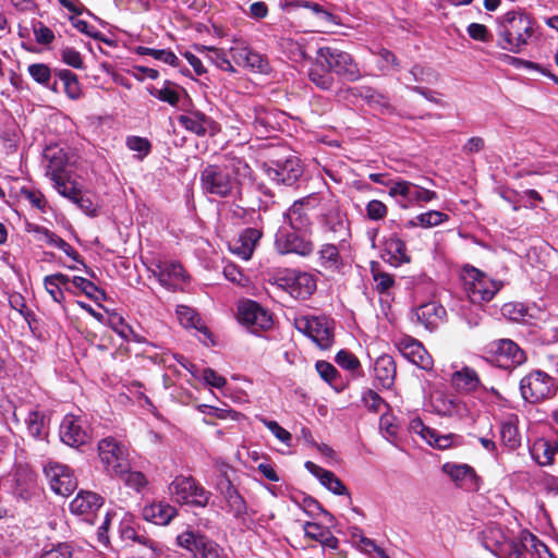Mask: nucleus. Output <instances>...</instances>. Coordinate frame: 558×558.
Here are the masks:
<instances>
[{
    "label": "nucleus",
    "instance_id": "1",
    "mask_svg": "<svg viewBox=\"0 0 558 558\" xmlns=\"http://www.w3.org/2000/svg\"><path fill=\"white\" fill-rule=\"evenodd\" d=\"M248 169L240 158H231L227 162L208 163L199 172L202 192L213 198L230 197L239 190L238 174Z\"/></svg>",
    "mask_w": 558,
    "mask_h": 558
},
{
    "label": "nucleus",
    "instance_id": "2",
    "mask_svg": "<svg viewBox=\"0 0 558 558\" xmlns=\"http://www.w3.org/2000/svg\"><path fill=\"white\" fill-rule=\"evenodd\" d=\"M497 46L502 50L520 53L534 34L533 19L523 12L509 11L496 20Z\"/></svg>",
    "mask_w": 558,
    "mask_h": 558
},
{
    "label": "nucleus",
    "instance_id": "3",
    "mask_svg": "<svg viewBox=\"0 0 558 558\" xmlns=\"http://www.w3.org/2000/svg\"><path fill=\"white\" fill-rule=\"evenodd\" d=\"M461 280L472 303L489 302L502 287L500 281L490 279L473 266H465L462 269Z\"/></svg>",
    "mask_w": 558,
    "mask_h": 558
},
{
    "label": "nucleus",
    "instance_id": "4",
    "mask_svg": "<svg viewBox=\"0 0 558 558\" xmlns=\"http://www.w3.org/2000/svg\"><path fill=\"white\" fill-rule=\"evenodd\" d=\"M318 64L329 69L331 73L355 82L362 77L361 70L352 56L345 51L332 47H320L316 52Z\"/></svg>",
    "mask_w": 558,
    "mask_h": 558
},
{
    "label": "nucleus",
    "instance_id": "5",
    "mask_svg": "<svg viewBox=\"0 0 558 558\" xmlns=\"http://www.w3.org/2000/svg\"><path fill=\"white\" fill-rule=\"evenodd\" d=\"M557 392V384L547 373L534 369L520 380V393L524 401L538 403L551 399Z\"/></svg>",
    "mask_w": 558,
    "mask_h": 558
},
{
    "label": "nucleus",
    "instance_id": "6",
    "mask_svg": "<svg viewBox=\"0 0 558 558\" xmlns=\"http://www.w3.org/2000/svg\"><path fill=\"white\" fill-rule=\"evenodd\" d=\"M169 493L179 504L206 507L210 492L206 490L192 476H177L169 485Z\"/></svg>",
    "mask_w": 558,
    "mask_h": 558
},
{
    "label": "nucleus",
    "instance_id": "7",
    "mask_svg": "<svg viewBox=\"0 0 558 558\" xmlns=\"http://www.w3.org/2000/svg\"><path fill=\"white\" fill-rule=\"evenodd\" d=\"M98 456L112 477L123 474V470L131 464L129 449L113 437H106L98 442Z\"/></svg>",
    "mask_w": 558,
    "mask_h": 558
},
{
    "label": "nucleus",
    "instance_id": "8",
    "mask_svg": "<svg viewBox=\"0 0 558 558\" xmlns=\"http://www.w3.org/2000/svg\"><path fill=\"white\" fill-rule=\"evenodd\" d=\"M276 284L291 296L305 300L316 290V280L308 272L296 269H283L275 278Z\"/></svg>",
    "mask_w": 558,
    "mask_h": 558
},
{
    "label": "nucleus",
    "instance_id": "9",
    "mask_svg": "<svg viewBox=\"0 0 558 558\" xmlns=\"http://www.w3.org/2000/svg\"><path fill=\"white\" fill-rule=\"evenodd\" d=\"M504 558H555L535 535L523 531L515 539L505 544Z\"/></svg>",
    "mask_w": 558,
    "mask_h": 558
},
{
    "label": "nucleus",
    "instance_id": "10",
    "mask_svg": "<svg viewBox=\"0 0 558 558\" xmlns=\"http://www.w3.org/2000/svg\"><path fill=\"white\" fill-rule=\"evenodd\" d=\"M295 328L310 337L322 350L331 348L333 343L332 327L325 317H299L294 320Z\"/></svg>",
    "mask_w": 558,
    "mask_h": 558
},
{
    "label": "nucleus",
    "instance_id": "11",
    "mask_svg": "<svg viewBox=\"0 0 558 558\" xmlns=\"http://www.w3.org/2000/svg\"><path fill=\"white\" fill-rule=\"evenodd\" d=\"M388 194L395 198L400 197V203L404 208L429 203L437 198L436 192L401 179L391 183Z\"/></svg>",
    "mask_w": 558,
    "mask_h": 558
},
{
    "label": "nucleus",
    "instance_id": "12",
    "mask_svg": "<svg viewBox=\"0 0 558 558\" xmlns=\"http://www.w3.org/2000/svg\"><path fill=\"white\" fill-rule=\"evenodd\" d=\"M238 317L240 323L246 326L253 333L268 330L272 326V317L269 312L252 300L240 302Z\"/></svg>",
    "mask_w": 558,
    "mask_h": 558
},
{
    "label": "nucleus",
    "instance_id": "13",
    "mask_svg": "<svg viewBox=\"0 0 558 558\" xmlns=\"http://www.w3.org/2000/svg\"><path fill=\"white\" fill-rule=\"evenodd\" d=\"M287 227H281L276 233L275 246L279 254H298L308 256L314 251V244L311 240Z\"/></svg>",
    "mask_w": 558,
    "mask_h": 558
},
{
    "label": "nucleus",
    "instance_id": "14",
    "mask_svg": "<svg viewBox=\"0 0 558 558\" xmlns=\"http://www.w3.org/2000/svg\"><path fill=\"white\" fill-rule=\"evenodd\" d=\"M324 227L333 234V240L341 246H348L351 236L347 215L340 209L338 202L330 201L320 218Z\"/></svg>",
    "mask_w": 558,
    "mask_h": 558
},
{
    "label": "nucleus",
    "instance_id": "15",
    "mask_svg": "<svg viewBox=\"0 0 558 558\" xmlns=\"http://www.w3.org/2000/svg\"><path fill=\"white\" fill-rule=\"evenodd\" d=\"M44 472L56 494L69 496L76 489V478L66 465L50 462L44 468Z\"/></svg>",
    "mask_w": 558,
    "mask_h": 558
},
{
    "label": "nucleus",
    "instance_id": "16",
    "mask_svg": "<svg viewBox=\"0 0 558 558\" xmlns=\"http://www.w3.org/2000/svg\"><path fill=\"white\" fill-rule=\"evenodd\" d=\"M154 275L159 283L170 291L183 290V286L187 280V275L182 265L175 262H159L156 265Z\"/></svg>",
    "mask_w": 558,
    "mask_h": 558
},
{
    "label": "nucleus",
    "instance_id": "17",
    "mask_svg": "<svg viewBox=\"0 0 558 558\" xmlns=\"http://www.w3.org/2000/svg\"><path fill=\"white\" fill-rule=\"evenodd\" d=\"M396 345L402 356L411 363L424 371L432 369L433 359L420 341L412 337H402Z\"/></svg>",
    "mask_w": 558,
    "mask_h": 558
},
{
    "label": "nucleus",
    "instance_id": "18",
    "mask_svg": "<svg viewBox=\"0 0 558 558\" xmlns=\"http://www.w3.org/2000/svg\"><path fill=\"white\" fill-rule=\"evenodd\" d=\"M268 177L278 184L293 185L302 175L303 169L300 159L290 156L284 161H276L267 170Z\"/></svg>",
    "mask_w": 558,
    "mask_h": 558
},
{
    "label": "nucleus",
    "instance_id": "19",
    "mask_svg": "<svg viewBox=\"0 0 558 558\" xmlns=\"http://www.w3.org/2000/svg\"><path fill=\"white\" fill-rule=\"evenodd\" d=\"M216 488L223 497L228 511L236 519H242L247 512L246 502L226 474L221 475L216 484Z\"/></svg>",
    "mask_w": 558,
    "mask_h": 558
},
{
    "label": "nucleus",
    "instance_id": "20",
    "mask_svg": "<svg viewBox=\"0 0 558 558\" xmlns=\"http://www.w3.org/2000/svg\"><path fill=\"white\" fill-rule=\"evenodd\" d=\"M490 345L498 363L505 368L521 365L526 360L524 351L510 339H499Z\"/></svg>",
    "mask_w": 558,
    "mask_h": 558
},
{
    "label": "nucleus",
    "instance_id": "21",
    "mask_svg": "<svg viewBox=\"0 0 558 558\" xmlns=\"http://www.w3.org/2000/svg\"><path fill=\"white\" fill-rule=\"evenodd\" d=\"M229 51L232 60L239 66L248 68L259 72H263L266 68V62L263 57L253 51L243 40H233Z\"/></svg>",
    "mask_w": 558,
    "mask_h": 558
},
{
    "label": "nucleus",
    "instance_id": "22",
    "mask_svg": "<svg viewBox=\"0 0 558 558\" xmlns=\"http://www.w3.org/2000/svg\"><path fill=\"white\" fill-rule=\"evenodd\" d=\"M179 123L197 136L215 135L218 132L217 123L198 110L189 111L178 118Z\"/></svg>",
    "mask_w": 558,
    "mask_h": 558
},
{
    "label": "nucleus",
    "instance_id": "23",
    "mask_svg": "<svg viewBox=\"0 0 558 558\" xmlns=\"http://www.w3.org/2000/svg\"><path fill=\"white\" fill-rule=\"evenodd\" d=\"M61 440L70 447H80L89 440L84 422L74 415H66L60 426Z\"/></svg>",
    "mask_w": 558,
    "mask_h": 558
},
{
    "label": "nucleus",
    "instance_id": "24",
    "mask_svg": "<svg viewBox=\"0 0 558 558\" xmlns=\"http://www.w3.org/2000/svg\"><path fill=\"white\" fill-rule=\"evenodd\" d=\"M317 198L313 195L295 201L284 214L289 227L294 230H305L311 225L307 210L316 206Z\"/></svg>",
    "mask_w": 558,
    "mask_h": 558
},
{
    "label": "nucleus",
    "instance_id": "25",
    "mask_svg": "<svg viewBox=\"0 0 558 558\" xmlns=\"http://www.w3.org/2000/svg\"><path fill=\"white\" fill-rule=\"evenodd\" d=\"M119 534L126 543H137L155 549V542L141 530L133 514L124 512L119 523Z\"/></svg>",
    "mask_w": 558,
    "mask_h": 558
},
{
    "label": "nucleus",
    "instance_id": "26",
    "mask_svg": "<svg viewBox=\"0 0 558 558\" xmlns=\"http://www.w3.org/2000/svg\"><path fill=\"white\" fill-rule=\"evenodd\" d=\"M383 259L393 267L411 262V257L407 252L405 242L397 234H391L384 242Z\"/></svg>",
    "mask_w": 558,
    "mask_h": 558
},
{
    "label": "nucleus",
    "instance_id": "27",
    "mask_svg": "<svg viewBox=\"0 0 558 558\" xmlns=\"http://www.w3.org/2000/svg\"><path fill=\"white\" fill-rule=\"evenodd\" d=\"M442 471L446 473L458 486L471 490L477 486V476L473 468L468 464L445 463Z\"/></svg>",
    "mask_w": 558,
    "mask_h": 558
},
{
    "label": "nucleus",
    "instance_id": "28",
    "mask_svg": "<svg viewBox=\"0 0 558 558\" xmlns=\"http://www.w3.org/2000/svg\"><path fill=\"white\" fill-rule=\"evenodd\" d=\"M177 515V509L169 504L158 501L146 505L142 509V517L145 521L157 525H167Z\"/></svg>",
    "mask_w": 558,
    "mask_h": 558
},
{
    "label": "nucleus",
    "instance_id": "29",
    "mask_svg": "<svg viewBox=\"0 0 558 558\" xmlns=\"http://www.w3.org/2000/svg\"><path fill=\"white\" fill-rule=\"evenodd\" d=\"M262 238V231L255 228L245 229L239 239L230 246L233 254L244 260H248L256 247L257 242Z\"/></svg>",
    "mask_w": 558,
    "mask_h": 558
},
{
    "label": "nucleus",
    "instance_id": "30",
    "mask_svg": "<svg viewBox=\"0 0 558 558\" xmlns=\"http://www.w3.org/2000/svg\"><path fill=\"white\" fill-rule=\"evenodd\" d=\"M102 505V498L93 492L81 490L70 504V510L77 515H90Z\"/></svg>",
    "mask_w": 558,
    "mask_h": 558
},
{
    "label": "nucleus",
    "instance_id": "31",
    "mask_svg": "<svg viewBox=\"0 0 558 558\" xmlns=\"http://www.w3.org/2000/svg\"><path fill=\"white\" fill-rule=\"evenodd\" d=\"M347 247L348 246H341L339 242L337 244H323L318 251V259L320 266L331 272H339L343 267V259L340 255V252Z\"/></svg>",
    "mask_w": 558,
    "mask_h": 558
},
{
    "label": "nucleus",
    "instance_id": "32",
    "mask_svg": "<svg viewBox=\"0 0 558 558\" xmlns=\"http://www.w3.org/2000/svg\"><path fill=\"white\" fill-rule=\"evenodd\" d=\"M446 315L444 306L436 302H428L418 306L415 311L416 319L426 329H435Z\"/></svg>",
    "mask_w": 558,
    "mask_h": 558
},
{
    "label": "nucleus",
    "instance_id": "33",
    "mask_svg": "<svg viewBox=\"0 0 558 558\" xmlns=\"http://www.w3.org/2000/svg\"><path fill=\"white\" fill-rule=\"evenodd\" d=\"M433 405L435 411L442 416L463 418L469 414L466 403L454 397H437Z\"/></svg>",
    "mask_w": 558,
    "mask_h": 558
},
{
    "label": "nucleus",
    "instance_id": "34",
    "mask_svg": "<svg viewBox=\"0 0 558 558\" xmlns=\"http://www.w3.org/2000/svg\"><path fill=\"white\" fill-rule=\"evenodd\" d=\"M374 374L375 379L381 387L391 388L397 374L396 362L392 356L388 354L380 355L375 362Z\"/></svg>",
    "mask_w": 558,
    "mask_h": 558
},
{
    "label": "nucleus",
    "instance_id": "35",
    "mask_svg": "<svg viewBox=\"0 0 558 558\" xmlns=\"http://www.w3.org/2000/svg\"><path fill=\"white\" fill-rule=\"evenodd\" d=\"M451 383L458 391L465 393H477L478 388L482 387L477 373L468 366L454 372L451 376Z\"/></svg>",
    "mask_w": 558,
    "mask_h": 558
},
{
    "label": "nucleus",
    "instance_id": "36",
    "mask_svg": "<svg viewBox=\"0 0 558 558\" xmlns=\"http://www.w3.org/2000/svg\"><path fill=\"white\" fill-rule=\"evenodd\" d=\"M305 536L319 542L324 547L336 549L338 548V538L329 531L328 527L323 526L315 522H305L303 525Z\"/></svg>",
    "mask_w": 558,
    "mask_h": 558
},
{
    "label": "nucleus",
    "instance_id": "37",
    "mask_svg": "<svg viewBox=\"0 0 558 558\" xmlns=\"http://www.w3.org/2000/svg\"><path fill=\"white\" fill-rule=\"evenodd\" d=\"M532 458L539 465H549L558 452V445L544 438L535 440L530 449Z\"/></svg>",
    "mask_w": 558,
    "mask_h": 558
},
{
    "label": "nucleus",
    "instance_id": "38",
    "mask_svg": "<svg viewBox=\"0 0 558 558\" xmlns=\"http://www.w3.org/2000/svg\"><path fill=\"white\" fill-rule=\"evenodd\" d=\"M45 157L48 160L47 173L50 175L51 180L53 181L64 177L63 170L68 163L65 153L57 147L47 148Z\"/></svg>",
    "mask_w": 558,
    "mask_h": 558
},
{
    "label": "nucleus",
    "instance_id": "39",
    "mask_svg": "<svg viewBox=\"0 0 558 558\" xmlns=\"http://www.w3.org/2000/svg\"><path fill=\"white\" fill-rule=\"evenodd\" d=\"M310 81L315 84L316 87L328 90L335 84V77L329 69L323 64H318L315 59V63L311 66L308 71Z\"/></svg>",
    "mask_w": 558,
    "mask_h": 558
},
{
    "label": "nucleus",
    "instance_id": "40",
    "mask_svg": "<svg viewBox=\"0 0 558 558\" xmlns=\"http://www.w3.org/2000/svg\"><path fill=\"white\" fill-rule=\"evenodd\" d=\"M25 424L32 437L41 439L47 435L46 416L43 412L37 410L29 411L25 418Z\"/></svg>",
    "mask_w": 558,
    "mask_h": 558
},
{
    "label": "nucleus",
    "instance_id": "41",
    "mask_svg": "<svg viewBox=\"0 0 558 558\" xmlns=\"http://www.w3.org/2000/svg\"><path fill=\"white\" fill-rule=\"evenodd\" d=\"M175 313L180 324L185 328H195L199 331L207 332V328L201 324V318L195 310L186 305H178Z\"/></svg>",
    "mask_w": 558,
    "mask_h": 558
},
{
    "label": "nucleus",
    "instance_id": "42",
    "mask_svg": "<svg viewBox=\"0 0 558 558\" xmlns=\"http://www.w3.org/2000/svg\"><path fill=\"white\" fill-rule=\"evenodd\" d=\"M116 477L137 493H141L148 484L146 476L140 471H133L131 464L123 470V474H118Z\"/></svg>",
    "mask_w": 558,
    "mask_h": 558
},
{
    "label": "nucleus",
    "instance_id": "43",
    "mask_svg": "<svg viewBox=\"0 0 558 558\" xmlns=\"http://www.w3.org/2000/svg\"><path fill=\"white\" fill-rule=\"evenodd\" d=\"M57 76L62 82L65 94L71 99H77L81 97L82 89L76 74L70 70H60L57 72Z\"/></svg>",
    "mask_w": 558,
    "mask_h": 558
},
{
    "label": "nucleus",
    "instance_id": "44",
    "mask_svg": "<svg viewBox=\"0 0 558 558\" xmlns=\"http://www.w3.org/2000/svg\"><path fill=\"white\" fill-rule=\"evenodd\" d=\"M137 54L141 56H150L156 60H159L163 63L170 64L172 66L179 65V58L168 49H154L149 47L138 46L135 49Z\"/></svg>",
    "mask_w": 558,
    "mask_h": 558
},
{
    "label": "nucleus",
    "instance_id": "45",
    "mask_svg": "<svg viewBox=\"0 0 558 558\" xmlns=\"http://www.w3.org/2000/svg\"><path fill=\"white\" fill-rule=\"evenodd\" d=\"M500 439L504 446L510 450L517 449L521 444L518 427L512 422H504L500 426Z\"/></svg>",
    "mask_w": 558,
    "mask_h": 558
},
{
    "label": "nucleus",
    "instance_id": "46",
    "mask_svg": "<svg viewBox=\"0 0 558 558\" xmlns=\"http://www.w3.org/2000/svg\"><path fill=\"white\" fill-rule=\"evenodd\" d=\"M206 538L207 537L204 535L196 534L192 531H185L178 535L177 543L180 547L185 548L194 555H198L201 544H204Z\"/></svg>",
    "mask_w": 558,
    "mask_h": 558
},
{
    "label": "nucleus",
    "instance_id": "47",
    "mask_svg": "<svg viewBox=\"0 0 558 558\" xmlns=\"http://www.w3.org/2000/svg\"><path fill=\"white\" fill-rule=\"evenodd\" d=\"M203 49L207 51V59L217 68L229 73H235V69L223 49L215 47H203Z\"/></svg>",
    "mask_w": 558,
    "mask_h": 558
},
{
    "label": "nucleus",
    "instance_id": "48",
    "mask_svg": "<svg viewBox=\"0 0 558 558\" xmlns=\"http://www.w3.org/2000/svg\"><path fill=\"white\" fill-rule=\"evenodd\" d=\"M379 429L381 435L392 445L398 446L399 441V426L396 423V417L390 414H383L379 422Z\"/></svg>",
    "mask_w": 558,
    "mask_h": 558
},
{
    "label": "nucleus",
    "instance_id": "49",
    "mask_svg": "<svg viewBox=\"0 0 558 558\" xmlns=\"http://www.w3.org/2000/svg\"><path fill=\"white\" fill-rule=\"evenodd\" d=\"M372 276L376 283V290L380 293L387 292L395 283L391 275L379 269L378 263H372Z\"/></svg>",
    "mask_w": 558,
    "mask_h": 558
},
{
    "label": "nucleus",
    "instance_id": "50",
    "mask_svg": "<svg viewBox=\"0 0 558 558\" xmlns=\"http://www.w3.org/2000/svg\"><path fill=\"white\" fill-rule=\"evenodd\" d=\"M72 284L80 289L86 296L97 301L105 296L104 291L99 290L95 283L86 278L75 276L72 279Z\"/></svg>",
    "mask_w": 558,
    "mask_h": 558
},
{
    "label": "nucleus",
    "instance_id": "51",
    "mask_svg": "<svg viewBox=\"0 0 558 558\" xmlns=\"http://www.w3.org/2000/svg\"><path fill=\"white\" fill-rule=\"evenodd\" d=\"M172 85L173 84L171 82L166 81L162 88H153L149 93L161 101L168 102L171 106H177L180 100V94L172 88Z\"/></svg>",
    "mask_w": 558,
    "mask_h": 558
},
{
    "label": "nucleus",
    "instance_id": "52",
    "mask_svg": "<svg viewBox=\"0 0 558 558\" xmlns=\"http://www.w3.org/2000/svg\"><path fill=\"white\" fill-rule=\"evenodd\" d=\"M416 220H418L421 227L432 228L448 220V215L438 210H429L417 215Z\"/></svg>",
    "mask_w": 558,
    "mask_h": 558
},
{
    "label": "nucleus",
    "instance_id": "53",
    "mask_svg": "<svg viewBox=\"0 0 558 558\" xmlns=\"http://www.w3.org/2000/svg\"><path fill=\"white\" fill-rule=\"evenodd\" d=\"M28 74L32 78L45 86H49V81L51 78V71L47 64L44 63H33L28 65Z\"/></svg>",
    "mask_w": 558,
    "mask_h": 558
},
{
    "label": "nucleus",
    "instance_id": "54",
    "mask_svg": "<svg viewBox=\"0 0 558 558\" xmlns=\"http://www.w3.org/2000/svg\"><path fill=\"white\" fill-rule=\"evenodd\" d=\"M54 187L59 194L69 198L74 203L80 193L82 192L76 185L68 180L64 177L59 178L58 180H53Z\"/></svg>",
    "mask_w": 558,
    "mask_h": 558
},
{
    "label": "nucleus",
    "instance_id": "55",
    "mask_svg": "<svg viewBox=\"0 0 558 558\" xmlns=\"http://www.w3.org/2000/svg\"><path fill=\"white\" fill-rule=\"evenodd\" d=\"M305 468L316 476L327 489L333 484V480L337 477L331 471L325 470L312 461H307Z\"/></svg>",
    "mask_w": 558,
    "mask_h": 558
},
{
    "label": "nucleus",
    "instance_id": "56",
    "mask_svg": "<svg viewBox=\"0 0 558 558\" xmlns=\"http://www.w3.org/2000/svg\"><path fill=\"white\" fill-rule=\"evenodd\" d=\"M198 555L201 558H228L225 549L221 548L217 543L206 538L204 544H201Z\"/></svg>",
    "mask_w": 558,
    "mask_h": 558
},
{
    "label": "nucleus",
    "instance_id": "57",
    "mask_svg": "<svg viewBox=\"0 0 558 558\" xmlns=\"http://www.w3.org/2000/svg\"><path fill=\"white\" fill-rule=\"evenodd\" d=\"M72 546L66 543H59L49 549H44L38 558H72Z\"/></svg>",
    "mask_w": 558,
    "mask_h": 558
},
{
    "label": "nucleus",
    "instance_id": "58",
    "mask_svg": "<svg viewBox=\"0 0 558 558\" xmlns=\"http://www.w3.org/2000/svg\"><path fill=\"white\" fill-rule=\"evenodd\" d=\"M126 146L129 149L138 153V158L143 159L151 149L149 141L145 137L130 136L126 138Z\"/></svg>",
    "mask_w": 558,
    "mask_h": 558
},
{
    "label": "nucleus",
    "instance_id": "59",
    "mask_svg": "<svg viewBox=\"0 0 558 558\" xmlns=\"http://www.w3.org/2000/svg\"><path fill=\"white\" fill-rule=\"evenodd\" d=\"M335 360L339 366L348 371H355L360 366L357 357L347 350H340Z\"/></svg>",
    "mask_w": 558,
    "mask_h": 558
},
{
    "label": "nucleus",
    "instance_id": "60",
    "mask_svg": "<svg viewBox=\"0 0 558 558\" xmlns=\"http://www.w3.org/2000/svg\"><path fill=\"white\" fill-rule=\"evenodd\" d=\"M379 57V69L385 70H400V64L398 62V59L393 52H391L388 49L381 48L378 51Z\"/></svg>",
    "mask_w": 558,
    "mask_h": 558
},
{
    "label": "nucleus",
    "instance_id": "61",
    "mask_svg": "<svg viewBox=\"0 0 558 558\" xmlns=\"http://www.w3.org/2000/svg\"><path fill=\"white\" fill-rule=\"evenodd\" d=\"M259 421L283 444L289 445L292 440V435L281 427L276 421H269L260 417Z\"/></svg>",
    "mask_w": 558,
    "mask_h": 558
},
{
    "label": "nucleus",
    "instance_id": "62",
    "mask_svg": "<svg viewBox=\"0 0 558 558\" xmlns=\"http://www.w3.org/2000/svg\"><path fill=\"white\" fill-rule=\"evenodd\" d=\"M362 401L367 409L374 412H379L383 407L387 408L384 399L377 392L371 389L363 393Z\"/></svg>",
    "mask_w": 558,
    "mask_h": 558
},
{
    "label": "nucleus",
    "instance_id": "63",
    "mask_svg": "<svg viewBox=\"0 0 558 558\" xmlns=\"http://www.w3.org/2000/svg\"><path fill=\"white\" fill-rule=\"evenodd\" d=\"M387 214V206L378 199H373L366 205V215L371 220H381Z\"/></svg>",
    "mask_w": 558,
    "mask_h": 558
},
{
    "label": "nucleus",
    "instance_id": "64",
    "mask_svg": "<svg viewBox=\"0 0 558 558\" xmlns=\"http://www.w3.org/2000/svg\"><path fill=\"white\" fill-rule=\"evenodd\" d=\"M61 59L64 63L74 68V69H82L83 68V59L78 51H76L74 48L65 47L61 50Z\"/></svg>",
    "mask_w": 558,
    "mask_h": 558
}]
</instances>
